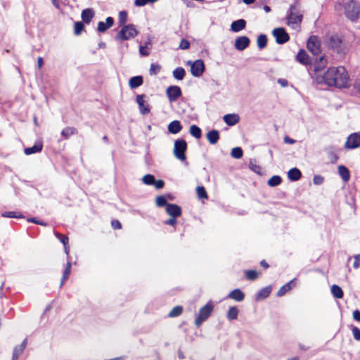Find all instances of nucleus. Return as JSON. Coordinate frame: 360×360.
<instances>
[{
	"mask_svg": "<svg viewBox=\"0 0 360 360\" xmlns=\"http://www.w3.org/2000/svg\"><path fill=\"white\" fill-rule=\"evenodd\" d=\"M319 62L315 65L314 70L316 72L315 81L317 84H325L330 86L345 88L348 85L349 75L347 70L342 66L330 68L324 74H319V71L326 64V59L323 56L319 58Z\"/></svg>",
	"mask_w": 360,
	"mask_h": 360,
	"instance_id": "obj_1",
	"label": "nucleus"
},
{
	"mask_svg": "<svg viewBox=\"0 0 360 360\" xmlns=\"http://www.w3.org/2000/svg\"><path fill=\"white\" fill-rule=\"evenodd\" d=\"M326 43L328 48L333 50L337 53L343 56L346 53V46L342 39L337 34L329 36L326 39Z\"/></svg>",
	"mask_w": 360,
	"mask_h": 360,
	"instance_id": "obj_2",
	"label": "nucleus"
},
{
	"mask_svg": "<svg viewBox=\"0 0 360 360\" xmlns=\"http://www.w3.org/2000/svg\"><path fill=\"white\" fill-rule=\"evenodd\" d=\"M188 148V144L185 139L182 138L174 141L173 154L179 160L184 162L186 160V152Z\"/></svg>",
	"mask_w": 360,
	"mask_h": 360,
	"instance_id": "obj_3",
	"label": "nucleus"
},
{
	"mask_svg": "<svg viewBox=\"0 0 360 360\" xmlns=\"http://www.w3.org/2000/svg\"><path fill=\"white\" fill-rule=\"evenodd\" d=\"M214 305L212 300L208 301L205 305L199 310V314L195 319V325L198 328L205 322L211 315Z\"/></svg>",
	"mask_w": 360,
	"mask_h": 360,
	"instance_id": "obj_4",
	"label": "nucleus"
},
{
	"mask_svg": "<svg viewBox=\"0 0 360 360\" xmlns=\"http://www.w3.org/2000/svg\"><path fill=\"white\" fill-rule=\"evenodd\" d=\"M345 14L352 21L357 20L360 15V4L355 0H350L345 6Z\"/></svg>",
	"mask_w": 360,
	"mask_h": 360,
	"instance_id": "obj_5",
	"label": "nucleus"
},
{
	"mask_svg": "<svg viewBox=\"0 0 360 360\" xmlns=\"http://www.w3.org/2000/svg\"><path fill=\"white\" fill-rule=\"evenodd\" d=\"M138 34L135 26L133 24L124 25L121 30L117 34L115 39L120 41L129 40L134 38Z\"/></svg>",
	"mask_w": 360,
	"mask_h": 360,
	"instance_id": "obj_6",
	"label": "nucleus"
},
{
	"mask_svg": "<svg viewBox=\"0 0 360 360\" xmlns=\"http://www.w3.org/2000/svg\"><path fill=\"white\" fill-rule=\"evenodd\" d=\"M302 15L300 13L297 4L290 6L289 13L288 14V25H297L301 22Z\"/></svg>",
	"mask_w": 360,
	"mask_h": 360,
	"instance_id": "obj_7",
	"label": "nucleus"
},
{
	"mask_svg": "<svg viewBox=\"0 0 360 360\" xmlns=\"http://www.w3.org/2000/svg\"><path fill=\"white\" fill-rule=\"evenodd\" d=\"M187 65L191 66V72L194 77H200L205 71L204 62L200 59L196 60L193 62L188 60L187 62Z\"/></svg>",
	"mask_w": 360,
	"mask_h": 360,
	"instance_id": "obj_8",
	"label": "nucleus"
},
{
	"mask_svg": "<svg viewBox=\"0 0 360 360\" xmlns=\"http://www.w3.org/2000/svg\"><path fill=\"white\" fill-rule=\"evenodd\" d=\"M360 147V133L354 132L349 134L345 143L346 149L353 150Z\"/></svg>",
	"mask_w": 360,
	"mask_h": 360,
	"instance_id": "obj_9",
	"label": "nucleus"
},
{
	"mask_svg": "<svg viewBox=\"0 0 360 360\" xmlns=\"http://www.w3.org/2000/svg\"><path fill=\"white\" fill-rule=\"evenodd\" d=\"M307 49L314 56L319 55L321 53L320 42L316 36L309 37L307 41Z\"/></svg>",
	"mask_w": 360,
	"mask_h": 360,
	"instance_id": "obj_10",
	"label": "nucleus"
},
{
	"mask_svg": "<svg viewBox=\"0 0 360 360\" xmlns=\"http://www.w3.org/2000/svg\"><path fill=\"white\" fill-rule=\"evenodd\" d=\"M273 35L276 38V41L278 44H283L287 42L290 37L284 28H276L273 30Z\"/></svg>",
	"mask_w": 360,
	"mask_h": 360,
	"instance_id": "obj_11",
	"label": "nucleus"
},
{
	"mask_svg": "<svg viewBox=\"0 0 360 360\" xmlns=\"http://www.w3.org/2000/svg\"><path fill=\"white\" fill-rule=\"evenodd\" d=\"M146 96L144 94L136 96V101L141 112H149L150 111V106L146 100Z\"/></svg>",
	"mask_w": 360,
	"mask_h": 360,
	"instance_id": "obj_12",
	"label": "nucleus"
},
{
	"mask_svg": "<svg viewBox=\"0 0 360 360\" xmlns=\"http://www.w3.org/2000/svg\"><path fill=\"white\" fill-rule=\"evenodd\" d=\"M166 94L170 101H174L181 96V90L178 86H170L167 89Z\"/></svg>",
	"mask_w": 360,
	"mask_h": 360,
	"instance_id": "obj_13",
	"label": "nucleus"
},
{
	"mask_svg": "<svg viewBox=\"0 0 360 360\" xmlns=\"http://www.w3.org/2000/svg\"><path fill=\"white\" fill-rule=\"evenodd\" d=\"M165 211L170 217H179L182 214V208L175 203H170L167 206Z\"/></svg>",
	"mask_w": 360,
	"mask_h": 360,
	"instance_id": "obj_14",
	"label": "nucleus"
},
{
	"mask_svg": "<svg viewBox=\"0 0 360 360\" xmlns=\"http://www.w3.org/2000/svg\"><path fill=\"white\" fill-rule=\"evenodd\" d=\"M43 149V142L41 140H37L35 141L34 145L30 147H26L24 148V153L26 155H30L32 154H35L39 153Z\"/></svg>",
	"mask_w": 360,
	"mask_h": 360,
	"instance_id": "obj_15",
	"label": "nucleus"
},
{
	"mask_svg": "<svg viewBox=\"0 0 360 360\" xmlns=\"http://www.w3.org/2000/svg\"><path fill=\"white\" fill-rule=\"evenodd\" d=\"M205 137L210 145H215L220 139V132L217 129H212L207 132Z\"/></svg>",
	"mask_w": 360,
	"mask_h": 360,
	"instance_id": "obj_16",
	"label": "nucleus"
},
{
	"mask_svg": "<svg viewBox=\"0 0 360 360\" xmlns=\"http://www.w3.org/2000/svg\"><path fill=\"white\" fill-rule=\"evenodd\" d=\"M296 284V278H292L288 283L283 285L279 290H278L276 293L277 297H282L285 295L288 292H289L290 290H292Z\"/></svg>",
	"mask_w": 360,
	"mask_h": 360,
	"instance_id": "obj_17",
	"label": "nucleus"
},
{
	"mask_svg": "<svg viewBox=\"0 0 360 360\" xmlns=\"http://www.w3.org/2000/svg\"><path fill=\"white\" fill-rule=\"evenodd\" d=\"M250 39L248 37H238L235 40V48L238 51L245 50L250 44Z\"/></svg>",
	"mask_w": 360,
	"mask_h": 360,
	"instance_id": "obj_18",
	"label": "nucleus"
},
{
	"mask_svg": "<svg viewBox=\"0 0 360 360\" xmlns=\"http://www.w3.org/2000/svg\"><path fill=\"white\" fill-rule=\"evenodd\" d=\"M245 295L240 288H235L231 290L226 298L232 299L236 302H242L244 300Z\"/></svg>",
	"mask_w": 360,
	"mask_h": 360,
	"instance_id": "obj_19",
	"label": "nucleus"
},
{
	"mask_svg": "<svg viewBox=\"0 0 360 360\" xmlns=\"http://www.w3.org/2000/svg\"><path fill=\"white\" fill-rule=\"evenodd\" d=\"M222 120L229 127H232L239 122L240 117L239 114H224Z\"/></svg>",
	"mask_w": 360,
	"mask_h": 360,
	"instance_id": "obj_20",
	"label": "nucleus"
},
{
	"mask_svg": "<svg viewBox=\"0 0 360 360\" xmlns=\"http://www.w3.org/2000/svg\"><path fill=\"white\" fill-rule=\"evenodd\" d=\"M183 129V126L179 120H175L172 121L167 125V131L169 134H176Z\"/></svg>",
	"mask_w": 360,
	"mask_h": 360,
	"instance_id": "obj_21",
	"label": "nucleus"
},
{
	"mask_svg": "<svg viewBox=\"0 0 360 360\" xmlns=\"http://www.w3.org/2000/svg\"><path fill=\"white\" fill-rule=\"evenodd\" d=\"M272 291L271 285H268L260 289L255 295V300L260 301L266 299Z\"/></svg>",
	"mask_w": 360,
	"mask_h": 360,
	"instance_id": "obj_22",
	"label": "nucleus"
},
{
	"mask_svg": "<svg viewBox=\"0 0 360 360\" xmlns=\"http://www.w3.org/2000/svg\"><path fill=\"white\" fill-rule=\"evenodd\" d=\"M287 176L290 181L295 182L301 179L302 172L297 167H292L289 169Z\"/></svg>",
	"mask_w": 360,
	"mask_h": 360,
	"instance_id": "obj_23",
	"label": "nucleus"
},
{
	"mask_svg": "<svg viewBox=\"0 0 360 360\" xmlns=\"http://www.w3.org/2000/svg\"><path fill=\"white\" fill-rule=\"evenodd\" d=\"M338 172L344 182L346 183L349 181L351 176L350 172L346 166L343 165H339L338 167Z\"/></svg>",
	"mask_w": 360,
	"mask_h": 360,
	"instance_id": "obj_24",
	"label": "nucleus"
},
{
	"mask_svg": "<svg viewBox=\"0 0 360 360\" xmlns=\"http://www.w3.org/2000/svg\"><path fill=\"white\" fill-rule=\"evenodd\" d=\"M113 23H114L113 18L112 17H108L106 18L105 22L101 21L98 23L97 30L99 32H104L107 30H108L110 27H111L112 26Z\"/></svg>",
	"mask_w": 360,
	"mask_h": 360,
	"instance_id": "obj_25",
	"label": "nucleus"
},
{
	"mask_svg": "<svg viewBox=\"0 0 360 360\" xmlns=\"http://www.w3.org/2000/svg\"><path fill=\"white\" fill-rule=\"evenodd\" d=\"M246 21L243 19H239L233 21L231 25V30L234 32H238L245 28Z\"/></svg>",
	"mask_w": 360,
	"mask_h": 360,
	"instance_id": "obj_26",
	"label": "nucleus"
},
{
	"mask_svg": "<svg viewBox=\"0 0 360 360\" xmlns=\"http://www.w3.org/2000/svg\"><path fill=\"white\" fill-rule=\"evenodd\" d=\"M78 133V130L73 127H67L64 128L60 133L63 139H68L71 136L75 135Z\"/></svg>",
	"mask_w": 360,
	"mask_h": 360,
	"instance_id": "obj_27",
	"label": "nucleus"
},
{
	"mask_svg": "<svg viewBox=\"0 0 360 360\" xmlns=\"http://www.w3.org/2000/svg\"><path fill=\"white\" fill-rule=\"evenodd\" d=\"M297 60L303 65H307L311 62L310 57L304 50H300L296 56Z\"/></svg>",
	"mask_w": 360,
	"mask_h": 360,
	"instance_id": "obj_28",
	"label": "nucleus"
},
{
	"mask_svg": "<svg viewBox=\"0 0 360 360\" xmlns=\"http://www.w3.org/2000/svg\"><path fill=\"white\" fill-rule=\"evenodd\" d=\"M189 134L196 139H200L202 136V129L196 124H191L189 127Z\"/></svg>",
	"mask_w": 360,
	"mask_h": 360,
	"instance_id": "obj_29",
	"label": "nucleus"
},
{
	"mask_svg": "<svg viewBox=\"0 0 360 360\" xmlns=\"http://www.w3.org/2000/svg\"><path fill=\"white\" fill-rule=\"evenodd\" d=\"M330 292L333 297L335 299H342L344 296V292L342 289L340 285L336 284L331 285Z\"/></svg>",
	"mask_w": 360,
	"mask_h": 360,
	"instance_id": "obj_30",
	"label": "nucleus"
},
{
	"mask_svg": "<svg viewBox=\"0 0 360 360\" xmlns=\"http://www.w3.org/2000/svg\"><path fill=\"white\" fill-rule=\"evenodd\" d=\"M71 267H72V263L70 261H68L66 264V266L63 272V276L60 280V287H62L65 281L69 278L70 273H71Z\"/></svg>",
	"mask_w": 360,
	"mask_h": 360,
	"instance_id": "obj_31",
	"label": "nucleus"
},
{
	"mask_svg": "<svg viewBox=\"0 0 360 360\" xmlns=\"http://www.w3.org/2000/svg\"><path fill=\"white\" fill-rule=\"evenodd\" d=\"M94 13L93 9L86 8L82 12V19L86 23H89L94 18Z\"/></svg>",
	"mask_w": 360,
	"mask_h": 360,
	"instance_id": "obj_32",
	"label": "nucleus"
},
{
	"mask_svg": "<svg viewBox=\"0 0 360 360\" xmlns=\"http://www.w3.org/2000/svg\"><path fill=\"white\" fill-rule=\"evenodd\" d=\"M143 77L141 76H134L130 78L129 85L131 89L137 88L143 84Z\"/></svg>",
	"mask_w": 360,
	"mask_h": 360,
	"instance_id": "obj_33",
	"label": "nucleus"
},
{
	"mask_svg": "<svg viewBox=\"0 0 360 360\" xmlns=\"http://www.w3.org/2000/svg\"><path fill=\"white\" fill-rule=\"evenodd\" d=\"M239 310L236 306L230 307L227 311V319L230 321L236 320L238 319Z\"/></svg>",
	"mask_w": 360,
	"mask_h": 360,
	"instance_id": "obj_34",
	"label": "nucleus"
},
{
	"mask_svg": "<svg viewBox=\"0 0 360 360\" xmlns=\"http://www.w3.org/2000/svg\"><path fill=\"white\" fill-rule=\"evenodd\" d=\"M282 183V178L279 175H273L267 181V185L270 187H276Z\"/></svg>",
	"mask_w": 360,
	"mask_h": 360,
	"instance_id": "obj_35",
	"label": "nucleus"
},
{
	"mask_svg": "<svg viewBox=\"0 0 360 360\" xmlns=\"http://www.w3.org/2000/svg\"><path fill=\"white\" fill-rule=\"evenodd\" d=\"M1 217L5 218L22 219L24 216L22 213L16 211H6L1 213Z\"/></svg>",
	"mask_w": 360,
	"mask_h": 360,
	"instance_id": "obj_36",
	"label": "nucleus"
},
{
	"mask_svg": "<svg viewBox=\"0 0 360 360\" xmlns=\"http://www.w3.org/2000/svg\"><path fill=\"white\" fill-rule=\"evenodd\" d=\"M197 196L200 200L208 199V195L205 188L203 186H198L195 188Z\"/></svg>",
	"mask_w": 360,
	"mask_h": 360,
	"instance_id": "obj_37",
	"label": "nucleus"
},
{
	"mask_svg": "<svg viewBox=\"0 0 360 360\" xmlns=\"http://www.w3.org/2000/svg\"><path fill=\"white\" fill-rule=\"evenodd\" d=\"M169 203L167 202L166 196L164 195H158L155 198V205L158 207H167Z\"/></svg>",
	"mask_w": 360,
	"mask_h": 360,
	"instance_id": "obj_38",
	"label": "nucleus"
},
{
	"mask_svg": "<svg viewBox=\"0 0 360 360\" xmlns=\"http://www.w3.org/2000/svg\"><path fill=\"white\" fill-rule=\"evenodd\" d=\"M328 154V158L332 164L337 162L338 156L337 153L333 150V147L330 146L326 149Z\"/></svg>",
	"mask_w": 360,
	"mask_h": 360,
	"instance_id": "obj_39",
	"label": "nucleus"
},
{
	"mask_svg": "<svg viewBox=\"0 0 360 360\" xmlns=\"http://www.w3.org/2000/svg\"><path fill=\"white\" fill-rule=\"evenodd\" d=\"M185 75L186 71L183 68H177L172 72L173 77L178 80H182L184 78Z\"/></svg>",
	"mask_w": 360,
	"mask_h": 360,
	"instance_id": "obj_40",
	"label": "nucleus"
},
{
	"mask_svg": "<svg viewBox=\"0 0 360 360\" xmlns=\"http://www.w3.org/2000/svg\"><path fill=\"white\" fill-rule=\"evenodd\" d=\"M245 278L248 281H255L258 277V272L255 269H248L244 271Z\"/></svg>",
	"mask_w": 360,
	"mask_h": 360,
	"instance_id": "obj_41",
	"label": "nucleus"
},
{
	"mask_svg": "<svg viewBox=\"0 0 360 360\" xmlns=\"http://www.w3.org/2000/svg\"><path fill=\"white\" fill-rule=\"evenodd\" d=\"M243 155V150L240 146L234 147L231 150V156L235 159H240Z\"/></svg>",
	"mask_w": 360,
	"mask_h": 360,
	"instance_id": "obj_42",
	"label": "nucleus"
},
{
	"mask_svg": "<svg viewBox=\"0 0 360 360\" xmlns=\"http://www.w3.org/2000/svg\"><path fill=\"white\" fill-rule=\"evenodd\" d=\"M183 312V307L177 305L174 307L168 314V316L171 318L177 317L180 316Z\"/></svg>",
	"mask_w": 360,
	"mask_h": 360,
	"instance_id": "obj_43",
	"label": "nucleus"
},
{
	"mask_svg": "<svg viewBox=\"0 0 360 360\" xmlns=\"http://www.w3.org/2000/svg\"><path fill=\"white\" fill-rule=\"evenodd\" d=\"M155 179V176L151 174H145L141 179L142 182L144 184L148 185V186H153Z\"/></svg>",
	"mask_w": 360,
	"mask_h": 360,
	"instance_id": "obj_44",
	"label": "nucleus"
},
{
	"mask_svg": "<svg viewBox=\"0 0 360 360\" xmlns=\"http://www.w3.org/2000/svg\"><path fill=\"white\" fill-rule=\"evenodd\" d=\"M257 43L258 48L260 49H262L264 47H266V44H267L266 36L265 34H260L257 37Z\"/></svg>",
	"mask_w": 360,
	"mask_h": 360,
	"instance_id": "obj_45",
	"label": "nucleus"
},
{
	"mask_svg": "<svg viewBox=\"0 0 360 360\" xmlns=\"http://www.w3.org/2000/svg\"><path fill=\"white\" fill-rule=\"evenodd\" d=\"M24 350H25V349L22 347H20V345H16L13 349L12 360H18L19 356L24 352Z\"/></svg>",
	"mask_w": 360,
	"mask_h": 360,
	"instance_id": "obj_46",
	"label": "nucleus"
},
{
	"mask_svg": "<svg viewBox=\"0 0 360 360\" xmlns=\"http://www.w3.org/2000/svg\"><path fill=\"white\" fill-rule=\"evenodd\" d=\"M54 235L63 245H65V243L69 242V238L66 235L62 234L56 231H54Z\"/></svg>",
	"mask_w": 360,
	"mask_h": 360,
	"instance_id": "obj_47",
	"label": "nucleus"
},
{
	"mask_svg": "<svg viewBox=\"0 0 360 360\" xmlns=\"http://www.w3.org/2000/svg\"><path fill=\"white\" fill-rule=\"evenodd\" d=\"M27 221L28 222H31V223H33V224H38V225H41L42 226H48V223L45 221H43V220H40L39 219H37V217H28L27 219Z\"/></svg>",
	"mask_w": 360,
	"mask_h": 360,
	"instance_id": "obj_48",
	"label": "nucleus"
},
{
	"mask_svg": "<svg viewBox=\"0 0 360 360\" xmlns=\"http://www.w3.org/2000/svg\"><path fill=\"white\" fill-rule=\"evenodd\" d=\"M127 21V13L125 11H120L119 13V24L120 26H124Z\"/></svg>",
	"mask_w": 360,
	"mask_h": 360,
	"instance_id": "obj_49",
	"label": "nucleus"
},
{
	"mask_svg": "<svg viewBox=\"0 0 360 360\" xmlns=\"http://www.w3.org/2000/svg\"><path fill=\"white\" fill-rule=\"evenodd\" d=\"M249 168L255 173L257 174H261V167L258 165L253 163L252 160L250 161Z\"/></svg>",
	"mask_w": 360,
	"mask_h": 360,
	"instance_id": "obj_50",
	"label": "nucleus"
},
{
	"mask_svg": "<svg viewBox=\"0 0 360 360\" xmlns=\"http://www.w3.org/2000/svg\"><path fill=\"white\" fill-rule=\"evenodd\" d=\"M160 66L157 64L152 63L150 67L149 72L151 75H157L160 70Z\"/></svg>",
	"mask_w": 360,
	"mask_h": 360,
	"instance_id": "obj_51",
	"label": "nucleus"
},
{
	"mask_svg": "<svg viewBox=\"0 0 360 360\" xmlns=\"http://www.w3.org/2000/svg\"><path fill=\"white\" fill-rule=\"evenodd\" d=\"M324 181V177L320 174H316L313 177V184L316 186L321 185Z\"/></svg>",
	"mask_w": 360,
	"mask_h": 360,
	"instance_id": "obj_52",
	"label": "nucleus"
},
{
	"mask_svg": "<svg viewBox=\"0 0 360 360\" xmlns=\"http://www.w3.org/2000/svg\"><path fill=\"white\" fill-rule=\"evenodd\" d=\"M84 25L82 22H76L75 23V34L76 35H79L81 34L82 31L84 30Z\"/></svg>",
	"mask_w": 360,
	"mask_h": 360,
	"instance_id": "obj_53",
	"label": "nucleus"
},
{
	"mask_svg": "<svg viewBox=\"0 0 360 360\" xmlns=\"http://www.w3.org/2000/svg\"><path fill=\"white\" fill-rule=\"evenodd\" d=\"M352 332L354 338L357 341H360V329L356 326H352Z\"/></svg>",
	"mask_w": 360,
	"mask_h": 360,
	"instance_id": "obj_54",
	"label": "nucleus"
},
{
	"mask_svg": "<svg viewBox=\"0 0 360 360\" xmlns=\"http://www.w3.org/2000/svg\"><path fill=\"white\" fill-rule=\"evenodd\" d=\"M165 185V181L162 179H155L153 186L158 190L162 189Z\"/></svg>",
	"mask_w": 360,
	"mask_h": 360,
	"instance_id": "obj_55",
	"label": "nucleus"
},
{
	"mask_svg": "<svg viewBox=\"0 0 360 360\" xmlns=\"http://www.w3.org/2000/svg\"><path fill=\"white\" fill-rule=\"evenodd\" d=\"M177 217H170L169 219L165 220L164 224L171 226H175L177 224Z\"/></svg>",
	"mask_w": 360,
	"mask_h": 360,
	"instance_id": "obj_56",
	"label": "nucleus"
},
{
	"mask_svg": "<svg viewBox=\"0 0 360 360\" xmlns=\"http://www.w3.org/2000/svg\"><path fill=\"white\" fill-rule=\"evenodd\" d=\"M149 49V47L147 45L145 46H139V53L143 56H147L149 55V52L148 51Z\"/></svg>",
	"mask_w": 360,
	"mask_h": 360,
	"instance_id": "obj_57",
	"label": "nucleus"
},
{
	"mask_svg": "<svg viewBox=\"0 0 360 360\" xmlns=\"http://www.w3.org/2000/svg\"><path fill=\"white\" fill-rule=\"evenodd\" d=\"M190 46V43L188 40L186 39H181V42H180V44H179V49H182V50H186V49H188Z\"/></svg>",
	"mask_w": 360,
	"mask_h": 360,
	"instance_id": "obj_58",
	"label": "nucleus"
},
{
	"mask_svg": "<svg viewBox=\"0 0 360 360\" xmlns=\"http://www.w3.org/2000/svg\"><path fill=\"white\" fill-rule=\"evenodd\" d=\"M111 226L114 229H122V224L118 219H112L111 221Z\"/></svg>",
	"mask_w": 360,
	"mask_h": 360,
	"instance_id": "obj_59",
	"label": "nucleus"
},
{
	"mask_svg": "<svg viewBox=\"0 0 360 360\" xmlns=\"http://www.w3.org/2000/svg\"><path fill=\"white\" fill-rule=\"evenodd\" d=\"M354 262L353 264V267L354 269H358L360 266V255H354Z\"/></svg>",
	"mask_w": 360,
	"mask_h": 360,
	"instance_id": "obj_60",
	"label": "nucleus"
},
{
	"mask_svg": "<svg viewBox=\"0 0 360 360\" xmlns=\"http://www.w3.org/2000/svg\"><path fill=\"white\" fill-rule=\"evenodd\" d=\"M354 320L360 322V310L355 309L352 313Z\"/></svg>",
	"mask_w": 360,
	"mask_h": 360,
	"instance_id": "obj_61",
	"label": "nucleus"
},
{
	"mask_svg": "<svg viewBox=\"0 0 360 360\" xmlns=\"http://www.w3.org/2000/svg\"><path fill=\"white\" fill-rule=\"evenodd\" d=\"M149 2H150L149 0H135L134 4L136 6H143Z\"/></svg>",
	"mask_w": 360,
	"mask_h": 360,
	"instance_id": "obj_62",
	"label": "nucleus"
},
{
	"mask_svg": "<svg viewBox=\"0 0 360 360\" xmlns=\"http://www.w3.org/2000/svg\"><path fill=\"white\" fill-rule=\"evenodd\" d=\"M283 141L285 143H287V144H294L296 142V141L295 139L290 138L288 136H285L284 137Z\"/></svg>",
	"mask_w": 360,
	"mask_h": 360,
	"instance_id": "obj_63",
	"label": "nucleus"
},
{
	"mask_svg": "<svg viewBox=\"0 0 360 360\" xmlns=\"http://www.w3.org/2000/svg\"><path fill=\"white\" fill-rule=\"evenodd\" d=\"M64 246V251H65V253L67 255V262L68 261H70V255H69V252H70V246H69V242L68 243H65V245H63Z\"/></svg>",
	"mask_w": 360,
	"mask_h": 360,
	"instance_id": "obj_64",
	"label": "nucleus"
}]
</instances>
